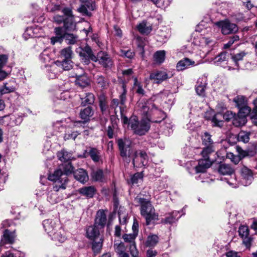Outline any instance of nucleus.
<instances>
[{"label":"nucleus","instance_id":"obj_4","mask_svg":"<svg viewBox=\"0 0 257 257\" xmlns=\"http://www.w3.org/2000/svg\"><path fill=\"white\" fill-rule=\"evenodd\" d=\"M134 201L137 204V206H140L141 214L145 218L147 225H149L152 221L158 220V215L155 212V209L151 203L150 197H145L141 193L135 197Z\"/></svg>","mask_w":257,"mask_h":257},{"label":"nucleus","instance_id":"obj_59","mask_svg":"<svg viewBox=\"0 0 257 257\" xmlns=\"http://www.w3.org/2000/svg\"><path fill=\"white\" fill-rule=\"evenodd\" d=\"M135 86L136 92L140 95H143L145 93V90L143 88L142 85L139 83H138V81L137 78H135Z\"/></svg>","mask_w":257,"mask_h":257},{"label":"nucleus","instance_id":"obj_48","mask_svg":"<svg viewBox=\"0 0 257 257\" xmlns=\"http://www.w3.org/2000/svg\"><path fill=\"white\" fill-rule=\"evenodd\" d=\"M96 83L102 88H104L107 84L106 79L102 75H97L95 77Z\"/></svg>","mask_w":257,"mask_h":257},{"label":"nucleus","instance_id":"obj_53","mask_svg":"<svg viewBox=\"0 0 257 257\" xmlns=\"http://www.w3.org/2000/svg\"><path fill=\"white\" fill-rule=\"evenodd\" d=\"M206 83L200 84L199 82L196 86V91L198 95L200 96H204L206 88Z\"/></svg>","mask_w":257,"mask_h":257},{"label":"nucleus","instance_id":"obj_32","mask_svg":"<svg viewBox=\"0 0 257 257\" xmlns=\"http://www.w3.org/2000/svg\"><path fill=\"white\" fill-rule=\"evenodd\" d=\"M170 31L169 29L164 28V30H160L158 32L157 40L162 42H166L170 37Z\"/></svg>","mask_w":257,"mask_h":257},{"label":"nucleus","instance_id":"obj_26","mask_svg":"<svg viewBox=\"0 0 257 257\" xmlns=\"http://www.w3.org/2000/svg\"><path fill=\"white\" fill-rule=\"evenodd\" d=\"M196 65L195 61L188 58H184L177 63L176 68L178 71H183Z\"/></svg>","mask_w":257,"mask_h":257},{"label":"nucleus","instance_id":"obj_19","mask_svg":"<svg viewBox=\"0 0 257 257\" xmlns=\"http://www.w3.org/2000/svg\"><path fill=\"white\" fill-rule=\"evenodd\" d=\"M183 210L173 211L171 212L167 213L165 218H162L161 222L164 224H173L176 221L184 214Z\"/></svg>","mask_w":257,"mask_h":257},{"label":"nucleus","instance_id":"obj_16","mask_svg":"<svg viewBox=\"0 0 257 257\" xmlns=\"http://www.w3.org/2000/svg\"><path fill=\"white\" fill-rule=\"evenodd\" d=\"M45 231L50 237L52 234L61 226L57 219H46L43 222Z\"/></svg>","mask_w":257,"mask_h":257},{"label":"nucleus","instance_id":"obj_56","mask_svg":"<svg viewBox=\"0 0 257 257\" xmlns=\"http://www.w3.org/2000/svg\"><path fill=\"white\" fill-rule=\"evenodd\" d=\"M79 134L77 131L69 132L67 131L64 136V139L65 140L69 139L75 140Z\"/></svg>","mask_w":257,"mask_h":257},{"label":"nucleus","instance_id":"obj_61","mask_svg":"<svg viewBox=\"0 0 257 257\" xmlns=\"http://www.w3.org/2000/svg\"><path fill=\"white\" fill-rule=\"evenodd\" d=\"M143 179L142 174L141 173H137L132 176L131 181L132 184H137L140 180Z\"/></svg>","mask_w":257,"mask_h":257},{"label":"nucleus","instance_id":"obj_50","mask_svg":"<svg viewBox=\"0 0 257 257\" xmlns=\"http://www.w3.org/2000/svg\"><path fill=\"white\" fill-rule=\"evenodd\" d=\"M137 235L135 234H124L122 236V238L125 242L128 243L130 244L135 243V240Z\"/></svg>","mask_w":257,"mask_h":257},{"label":"nucleus","instance_id":"obj_58","mask_svg":"<svg viewBox=\"0 0 257 257\" xmlns=\"http://www.w3.org/2000/svg\"><path fill=\"white\" fill-rule=\"evenodd\" d=\"M227 157L230 159L231 161L235 164H237L241 160L240 156L235 155L232 153H227Z\"/></svg>","mask_w":257,"mask_h":257},{"label":"nucleus","instance_id":"obj_3","mask_svg":"<svg viewBox=\"0 0 257 257\" xmlns=\"http://www.w3.org/2000/svg\"><path fill=\"white\" fill-rule=\"evenodd\" d=\"M76 52L81 57L82 61L86 64L89 63V60L98 62L99 64L106 68H110L113 65V62L110 56L105 52H99L95 56L91 48L86 46L84 48L78 47L76 49Z\"/></svg>","mask_w":257,"mask_h":257},{"label":"nucleus","instance_id":"obj_9","mask_svg":"<svg viewBox=\"0 0 257 257\" xmlns=\"http://www.w3.org/2000/svg\"><path fill=\"white\" fill-rule=\"evenodd\" d=\"M132 143V141L126 137L120 138L117 140L120 155L123 161L128 163L130 162V159H129L130 152L133 151L134 150L133 148H131Z\"/></svg>","mask_w":257,"mask_h":257},{"label":"nucleus","instance_id":"obj_2","mask_svg":"<svg viewBox=\"0 0 257 257\" xmlns=\"http://www.w3.org/2000/svg\"><path fill=\"white\" fill-rule=\"evenodd\" d=\"M203 144L206 146L202 152L203 159L198 161V164L195 167L196 173H204L212 165V161L209 159V155L215 152V143L211 139V135L205 132L202 136Z\"/></svg>","mask_w":257,"mask_h":257},{"label":"nucleus","instance_id":"obj_23","mask_svg":"<svg viewBox=\"0 0 257 257\" xmlns=\"http://www.w3.org/2000/svg\"><path fill=\"white\" fill-rule=\"evenodd\" d=\"M167 73L163 71H156L152 72L150 75V79L153 81L154 83H160L168 79Z\"/></svg>","mask_w":257,"mask_h":257},{"label":"nucleus","instance_id":"obj_10","mask_svg":"<svg viewBox=\"0 0 257 257\" xmlns=\"http://www.w3.org/2000/svg\"><path fill=\"white\" fill-rule=\"evenodd\" d=\"M238 109L237 117L233 120V124L237 127L245 124L247 121L246 116L251 113V108L248 106V104Z\"/></svg>","mask_w":257,"mask_h":257},{"label":"nucleus","instance_id":"obj_45","mask_svg":"<svg viewBox=\"0 0 257 257\" xmlns=\"http://www.w3.org/2000/svg\"><path fill=\"white\" fill-rule=\"evenodd\" d=\"M122 87H123V91L120 94V95L119 96L120 103V106H119V110H120L121 115L122 116L123 111H124L125 108V103L126 102V90L124 87V85H123Z\"/></svg>","mask_w":257,"mask_h":257},{"label":"nucleus","instance_id":"obj_11","mask_svg":"<svg viewBox=\"0 0 257 257\" xmlns=\"http://www.w3.org/2000/svg\"><path fill=\"white\" fill-rule=\"evenodd\" d=\"M237 117V115L235 113H233L230 111H227L224 114L221 113H216L212 118L213 125L216 126L221 127L223 124V119L227 121Z\"/></svg>","mask_w":257,"mask_h":257},{"label":"nucleus","instance_id":"obj_63","mask_svg":"<svg viewBox=\"0 0 257 257\" xmlns=\"http://www.w3.org/2000/svg\"><path fill=\"white\" fill-rule=\"evenodd\" d=\"M239 39V37L237 35H233L232 37H231L228 43L224 44V48H229L235 42L238 41Z\"/></svg>","mask_w":257,"mask_h":257},{"label":"nucleus","instance_id":"obj_37","mask_svg":"<svg viewBox=\"0 0 257 257\" xmlns=\"http://www.w3.org/2000/svg\"><path fill=\"white\" fill-rule=\"evenodd\" d=\"M91 177L93 181L102 182L105 180L102 170L98 169L93 171L91 173Z\"/></svg>","mask_w":257,"mask_h":257},{"label":"nucleus","instance_id":"obj_36","mask_svg":"<svg viewBox=\"0 0 257 257\" xmlns=\"http://www.w3.org/2000/svg\"><path fill=\"white\" fill-rule=\"evenodd\" d=\"M166 52L165 50H159L156 52L153 55V59L155 63L161 64L163 63L165 59Z\"/></svg>","mask_w":257,"mask_h":257},{"label":"nucleus","instance_id":"obj_40","mask_svg":"<svg viewBox=\"0 0 257 257\" xmlns=\"http://www.w3.org/2000/svg\"><path fill=\"white\" fill-rule=\"evenodd\" d=\"M233 102L238 108L247 104V98L243 95H237L233 98Z\"/></svg>","mask_w":257,"mask_h":257},{"label":"nucleus","instance_id":"obj_49","mask_svg":"<svg viewBox=\"0 0 257 257\" xmlns=\"http://www.w3.org/2000/svg\"><path fill=\"white\" fill-rule=\"evenodd\" d=\"M72 55V51L70 47L65 48L61 51V55L64 59H71Z\"/></svg>","mask_w":257,"mask_h":257},{"label":"nucleus","instance_id":"obj_28","mask_svg":"<svg viewBox=\"0 0 257 257\" xmlns=\"http://www.w3.org/2000/svg\"><path fill=\"white\" fill-rule=\"evenodd\" d=\"M99 229L97 226L95 224L93 226H89L86 230V234L88 238L92 240L97 239L99 236Z\"/></svg>","mask_w":257,"mask_h":257},{"label":"nucleus","instance_id":"obj_62","mask_svg":"<svg viewBox=\"0 0 257 257\" xmlns=\"http://www.w3.org/2000/svg\"><path fill=\"white\" fill-rule=\"evenodd\" d=\"M78 11L82 14L84 16H91V12H89L88 10V8L87 7V5H81L78 9Z\"/></svg>","mask_w":257,"mask_h":257},{"label":"nucleus","instance_id":"obj_57","mask_svg":"<svg viewBox=\"0 0 257 257\" xmlns=\"http://www.w3.org/2000/svg\"><path fill=\"white\" fill-rule=\"evenodd\" d=\"M118 213L120 223L125 224L127 220V214L123 213L121 208H120Z\"/></svg>","mask_w":257,"mask_h":257},{"label":"nucleus","instance_id":"obj_24","mask_svg":"<svg viewBox=\"0 0 257 257\" xmlns=\"http://www.w3.org/2000/svg\"><path fill=\"white\" fill-rule=\"evenodd\" d=\"M4 95L15 92L17 87L18 84L15 79H11L4 83L2 85Z\"/></svg>","mask_w":257,"mask_h":257},{"label":"nucleus","instance_id":"obj_60","mask_svg":"<svg viewBox=\"0 0 257 257\" xmlns=\"http://www.w3.org/2000/svg\"><path fill=\"white\" fill-rule=\"evenodd\" d=\"M99 107L102 112L105 111L107 108L105 98L104 96H101L99 98Z\"/></svg>","mask_w":257,"mask_h":257},{"label":"nucleus","instance_id":"obj_13","mask_svg":"<svg viewBox=\"0 0 257 257\" xmlns=\"http://www.w3.org/2000/svg\"><path fill=\"white\" fill-rule=\"evenodd\" d=\"M194 43L195 45H198L203 49H205L204 51L208 53L209 51L210 47L214 45V41L213 40L210 39V38L200 35L195 39Z\"/></svg>","mask_w":257,"mask_h":257},{"label":"nucleus","instance_id":"obj_52","mask_svg":"<svg viewBox=\"0 0 257 257\" xmlns=\"http://www.w3.org/2000/svg\"><path fill=\"white\" fill-rule=\"evenodd\" d=\"M65 39L69 44H74L78 41V37L77 36L67 33L65 34Z\"/></svg>","mask_w":257,"mask_h":257},{"label":"nucleus","instance_id":"obj_20","mask_svg":"<svg viewBox=\"0 0 257 257\" xmlns=\"http://www.w3.org/2000/svg\"><path fill=\"white\" fill-rule=\"evenodd\" d=\"M43 69L45 70L46 75L49 79H55L61 73V68L58 67L55 62L50 66L45 65V68H43Z\"/></svg>","mask_w":257,"mask_h":257},{"label":"nucleus","instance_id":"obj_31","mask_svg":"<svg viewBox=\"0 0 257 257\" xmlns=\"http://www.w3.org/2000/svg\"><path fill=\"white\" fill-rule=\"evenodd\" d=\"M79 193L87 198H91L94 195L96 189L94 186H85L78 190Z\"/></svg>","mask_w":257,"mask_h":257},{"label":"nucleus","instance_id":"obj_51","mask_svg":"<svg viewBox=\"0 0 257 257\" xmlns=\"http://www.w3.org/2000/svg\"><path fill=\"white\" fill-rule=\"evenodd\" d=\"M114 248L115 252L119 254V255L125 253V247L122 242L115 243L114 244Z\"/></svg>","mask_w":257,"mask_h":257},{"label":"nucleus","instance_id":"obj_14","mask_svg":"<svg viewBox=\"0 0 257 257\" xmlns=\"http://www.w3.org/2000/svg\"><path fill=\"white\" fill-rule=\"evenodd\" d=\"M215 24L221 28L222 33L224 35L234 33L238 30V28L235 24L231 23L228 21L218 22Z\"/></svg>","mask_w":257,"mask_h":257},{"label":"nucleus","instance_id":"obj_34","mask_svg":"<svg viewBox=\"0 0 257 257\" xmlns=\"http://www.w3.org/2000/svg\"><path fill=\"white\" fill-rule=\"evenodd\" d=\"M9 126L13 127L20 124L23 121V117L20 115L11 114L9 115Z\"/></svg>","mask_w":257,"mask_h":257},{"label":"nucleus","instance_id":"obj_33","mask_svg":"<svg viewBox=\"0 0 257 257\" xmlns=\"http://www.w3.org/2000/svg\"><path fill=\"white\" fill-rule=\"evenodd\" d=\"M56 64L61 68V72L63 70H69L72 67V62L71 59H64L62 61H56Z\"/></svg>","mask_w":257,"mask_h":257},{"label":"nucleus","instance_id":"obj_18","mask_svg":"<svg viewBox=\"0 0 257 257\" xmlns=\"http://www.w3.org/2000/svg\"><path fill=\"white\" fill-rule=\"evenodd\" d=\"M93 114V111L91 106H88L83 110H81L80 112V117L83 119V121H77L74 122L75 126H83L86 122L89 120V118Z\"/></svg>","mask_w":257,"mask_h":257},{"label":"nucleus","instance_id":"obj_38","mask_svg":"<svg viewBox=\"0 0 257 257\" xmlns=\"http://www.w3.org/2000/svg\"><path fill=\"white\" fill-rule=\"evenodd\" d=\"M40 59L42 63H44V65H42V68H45V65H48L50 66L53 62H51V58L49 56V52L47 50L44 51L40 56Z\"/></svg>","mask_w":257,"mask_h":257},{"label":"nucleus","instance_id":"obj_5","mask_svg":"<svg viewBox=\"0 0 257 257\" xmlns=\"http://www.w3.org/2000/svg\"><path fill=\"white\" fill-rule=\"evenodd\" d=\"M55 10L61 12L62 15L55 14L53 17V21L57 24H64L66 31H71L75 29L76 25L73 22V16L71 10L68 8L60 9L59 6L55 7Z\"/></svg>","mask_w":257,"mask_h":257},{"label":"nucleus","instance_id":"obj_7","mask_svg":"<svg viewBox=\"0 0 257 257\" xmlns=\"http://www.w3.org/2000/svg\"><path fill=\"white\" fill-rule=\"evenodd\" d=\"M129 125L134 133L139 136L145 135L150 128V123L147 120L142 119L139 121L136 116L130 118Z\"/></svg>","mask_w":257,"mask_h":257},{"label":"nucleus","instance_id":"obj_42","mask_svg":"<svg viewBox=\"0 0 257 257\" xmlns=\"http://www.w3.org/2000/svg\"><path fill=\"white\" fill-rule=\"evenodd\" d=\"M137 28L138 31L142 34H148L152 31V27L150 25H147V22L143 21L139 24Z\"/></svg>","mask_w":257,"mask_h":257},{"label":"nucleus","instance_id":"obj_39","mask_svg":"<svg viewBox=\"0 0 257 257\" xmlns=\"http://www.w3.org/2000/svg\"><path fill=\"white\" fill-rule=\"evenodd\" d=\"M229 57V55H227L226 53H221L214 58L213 63L217 65L223 66L224 64L227 63L226 61Z\"/></svg>","mask_w":257,"mask_h":257},{"label":"nucleus","instance_id":"obj_15","mask_svg":"<svg viewBox=\"0 0 257 257\" xmlns=\"http://www.w3.org/2000/svg\"><path fill=\"white\" fill-rule=\"evenodd\" d=\"M254 174L250 169L243 166L240 169V183L244 186L250 185L253 179V174Z\"/></svg>","mask_w":257,"mask_h":257},{"label":"nucleus","instance_id":"obj_25","mask_svg":"<svg viewBox=\"0 0 257 257\" xmlns=\"http://www.w3.org/2000/svg\"><path fill=\"white\" fill-rule=\"evenodd\" d=\"M88 154L94 163H98L101 161V151L96 148L89 147L87 151H85L84 155Z\"/></svg>","mask_w":257,"mask_h":257},{"label":"nucleus","instance_id":"obj_17","mask_svg":"<svg viewBox=\"0 0 257 257\" xmlns=\"http://www.w3.org/2000/svg\"><path fill=\"white\" fill-rule=\"evenodd\" d=\"M70 164L72 165L70 163H68L67 164L65 165V166L63 167V169L60 168L59 169H61L62 171H64V169L65 167L68 165ZM72 167V171L71 172V173H69L67 175V176L71 174L72 173H73L74 178L78 181H79L80 182L84 183L86 182H87L88 180V176L86 172V171L83 169H78L75 171H74V168L72 166H71Z\"/></svg>","mask_w":257,"mask_h":257},{"label":"nucleus","instance_id":"obj_29","mask_svg":"<svg viewBox=\"0 0 257 257\" xmlns=\"http://www.w3.org/2000/svg\"><path fill=\"white\" fill-rule=\"evenodd\" d=\"M151 104L148 101L140 100L137 103L138 110L145 116L148 117Z\"/></svg>","mask_w":257,"mask_h":257},{"label":"nucleus","instance_id":"obj_30","mask_svg":"<svg viewBox=\"0 0 257 257\" xmlns=\"http://www.w3.org/2000/svg\"><path fill=\"white\" fill-rule=\"evenodd\" d=\"M14 234L13 232L6 229L4 232L3 235L1 240V245H4L6 244H12L14 242Z\"/></svg>","mask_w":257,"mask_h":257},{"label":"nucleus","instance_id":"obj_54","mask_svg":"<svg viewBox=\"0 0 257 257\" xmlns=\"http://www.w3.org/2000/svg\"><path fill=\"white\" fill-rule=\"evenodd\" d=\"M117 128V125L115 123H112L109 125L107 130V135L109 139H112L114 136V132Z\"/></svg>","mask_w":257,"mask_h":257},{"label":"nucleus","instance_id":"obj_22","mask_svg":"<svg viewBox=\"0 0 257 257\" xmlns=\"http://www.w3.org/2000/svg\"><path fill=\"white\" fill-rule=\"evenodd\" d=\"M50 237L52 240L56 242V244L64 242L67 238L65 232L61 226L59 227V228H58V229L54 231Z\"/></svg>","mask_w":257,"mask_h":257},{"label":"nucleus","instance_id":"obj_46","mask_svg":"<svg viewBox=\"0 0 257 257\" xmlns=\"http://www.w3.org/2000/svg\"><path fill=\"white\" fill-rule=\"evenodd\" d=\"M92 243V249L95 253H98L100 252L102 246V237H99L97 239L93 240Z\"/></svg>","mask_w":257,"mask_h":257},{"label":"nucleus","instance_id":"obj_6","mask_svg":"<svg viewBox=\"0 0 257 257\" xmlns=\"http://www.w3.org/2000/svg\"><path fill=\"white\" fill-rule=\"evenodd\" d=\"M218 173L223 175H226L227 177L221 178V180H224L232 188H236L238 186V183L236 180L235 175L234 173V169L231 166L225 163L219 164L218 167Z\"/></svg>","mask_w":257,"mask_h":257},{"label":"nucleus","instance_id":"obj_1","mask_svg":"<svg viewBox=\"0 0 257 257\" xmlns=\"http://www.w3.org/2000/svg\"><path fill=\"white\" fill-rule=\"evenodd\" d=\"M72 169L71 165L68 164L63 171L57 169L49 175V180L54 182L53 188L48 190L47 194V200L51 204H56L62 200L63 196L60 194L59 191L66 189L68 182L67 175L71 173Z\"/></svg>","mask_w":257,"mask_h":257},{"label":"nucleus","instance_id":"obj_47","mask_svg":"<svg viewBox=\"0 0 257 257\" xmlns=\"http://www.w3.org/2000/svg\"><path fill=\"white\" fill-rule=\"evenodd\" d=\"M151 110L153 111V114H155L158 113L160 115L161 119L154 120V122H160L162 121V120L164 119L166 117V114L164 113V112L161 110L158 109L157 107L155 104H151Z\"/></svg>","mask_w":257,"mask_h":257},{"label":"nucleus","instance_id":"obj_21","mask_svg":"<svg viewBox=\"0 0 257 257\" xmlns=\"http://www.w3.org/2000/svg\"><path fill=\"white\" fill-rule=\"evenodd\" d=\"M77 71H80L79 74L75 73V83L81 88H84L89 84V80L87 76L84 74V70L81 68H77Z\"/></svg>","mask_w":257,"mask_h":257},{"label":"nucleus","instance_id":"obj_35","mask_svg":"<svg viewBox=\"0 0 257 257\" xmlns=\"http://www.w3.org/2000/svg\"><path fill=\"white\" fill-rule=\"evenodd\" d=\"M81 104L83 106L93 104L95 101V96L92 93H86L84 97H81Z\"/></svg>","mask_w":257,"mask_h":257},{"label":"nucleus","instance_id":"obj_44","mask_svg":"<svg viewBox=\"0 0 257 257\" xmlns=\"http://www.w3.org/2000/svg\"><path fill=\"white\" fill-rule=\"evenodd\" d=\"M159 241V237L157 235L150 234L149 235L145 242V245L148 247H152L155 246Z\"/></svg>","mask_w":257,"mask_h":257},{"label":"nucleus","instance_id":"obj_41","mask_svg":"<svg viewBox=\"0 0 257 257\" xmlns=\"http://www.w3.org/2000/svg\"><path fill=\"white\" fill-rule=\"evenodd\" d=\"M57 157L62 162H67L71 160L72 155L71 153L67 152L65 150H62L57 153Z\"/></svg>","mask_w":257,"mask_h":257},{"label":"nucleus","instance_id":"obj_43","mask_svg":"<svg viewBox=\"0 0 257 257\" xmlns=\"http://www.w3.org/2000/svg\"><path fill=\"white\" fill-rule=\"evenodd\" d=\"M251 134L252 133L250 132L241 131L238 135V140L239 142L247 143L249 142Z\"/></svg>","mask_w":257,"mask_h":257},{"label":"nucleus","instance_id":"obj_27","mask_svg":"<svg viewBox=\"0 0 257 257\" xmlns=\"http://www.w3.org/2000/svg\"><path fill=\"white\" fill-rule=\"evenodd\" d=\"M106 215L103 210L97 211L95 219V226H97L100 228H103L106 224Z\"/></svg>","mask_w":257,"mask_h":257},{"label":"nucleus","instance_id":"obj_12","mask_svg":"<svg viewBox=\"0 0 257 257\" xmlns=\"http://www.w3.org/2000/svg\"><path fill=\"white\" fill-rule=\"evenodd\" d=\"M238 234L239 237L242 240L243 244L249 248L251 246L252 241V237L249 234V229L247 226L240 225L238 228Z\"/></svg>","mask_w":257,"mask_h":257},{"label":"nucleus","instance_id":"obj_8","mask_svg":"<svg viewBox=\"0 0 257 257\" xmlns=\"http://www.w3.org/2000/svg\"><path fill=\"white\" fill-rule=\"evenodd\" d=\"M129 159L130 161L132 160L134 167H140L147 164L148 156L146 151L134 149L133 151L130 152Z\"/></svg>","mask_w":257,"mask_h":257},{"label":"nucleus","instance_id":"obj_55","mask_svg":"<svg viewBox=\"0 0 257 257\" xmlns=\"http://www.w3.org/2000/svg\"><path fill=\"white\" fill-rule=\"evenodd\" d=\"M246 55V53L244 51L240 52L238 53L234 54L231 56V58L235 62L236 65L238 66V62L242 60L243 58Z\"/></svg>","mask_w":257,"mask_h":257},{"label":"nucleus","instance_id":"obj_64","mask_svg":"<svg viewBox=\"0 0 257 257\" xmlns=\"http://www.w3.org/2000/svg\"><path fill=\"white\" fill-rule=\"evenodd\" d=\"M130 251L133 257H138L139 251L137 249L136 243L130 244Z\"/></svg>","mask_w":257,"mask_h":257}]
</instances>
